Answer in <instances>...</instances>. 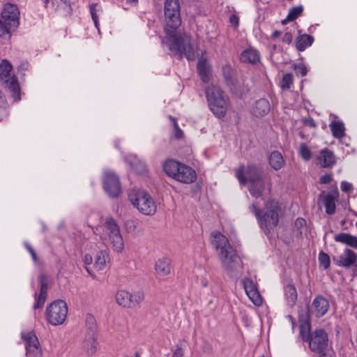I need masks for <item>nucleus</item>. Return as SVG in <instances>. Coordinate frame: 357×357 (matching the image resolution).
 Instances as JSON below:
<instances>
[{
    "label": "nucleus",
    "mask_w": 357,
    "mask_h": 357,
    "mask_svg": "<svg viewBox=\"0 0 357 357\" xmlns=\"http://www.w3.org/2000/svg\"><path fill=\"white\" fill-rule=\"evenodd\" d=\"M165 16L166 40L162 43L166 44L169 50L178 58L184 55L189 61L195 59L197 55V47L191 43V37L187 34L176 33L181 24L180 16V3L178 0H166L165 2Z\"/></svg>",
    "instance_id": "obj_1"
},
{
    "label": "nucleus",
    "mask_w": 357,
    "mask_h": 357,
    "mask_svg": "<svg viewBox=\"0 0 357 357\" xmlns=\"http://www.w3.org/2000/svg\"><path fill=\"white\" fill-rule=\"evenodd\" d=\"M211 243L215 248L222 267L229 273L238 269L241 259L228 238L219 231L211 233Z\"/></svg>",
    "instance_id": "obj_2"
},
{
    "label": "nucleus",
    "mask_w": 357,
    "mask_h": 357,
    "mask_svg": "<svg viewBox=\"0 0 357 357\" xmlns=\"http://www.w3.org/2000/svg\"><path fill=\"white\" fill-rule=\"evenodd\" d=\"M249 209L254 213L260 227L266 234L269 233L271 229L278 225L281 213V207L278 202L273 199L266 202L263 210L259 209L258 206L253 203Z\"/></svg>",
    "instance_id": "obj_3"
},
{
    "label": "nucleus",
    "mask_w": 357,
    "mask_h": 357,
    "mask_svg": "<svg viewBox=\"0 0 357 357\" xmlns=\"http://www.w3.org/2000/svg\"><path fill=\"white\" fill-rule=\"evenodd\" d=\"M236 176L241 185H245L248 181L250 182L249 192L252 197L258 198L261 195L265 183L263 172L257 166L241 165L237 169Z\"/></svg>",
    "instance_id": "obj_4"
},
{
    "label": "nucleus",
    "mask_w": 357,
    "mask_h": 357,
    "mask_svg": "<svg viewBox=\"0 0 357 357\" xmlns=\"http://www.w3.org/2000/svg\"><path fill=\"white\" fill-rule=\"evenodd\" d=\"M206 96L213 114L218 118L225 116L228 109V102L220 87L214 84L209 85L206 89Z\"/></svg>",
    "instance_id": "obj_5"
},
{
    "label": "nucleus",
    "mask_w": 357,
    "mask_h": 357,
    "mask_svg": "<svg viewBox=\"0 0 357 357\" xmlns=\"http://www.w3.org/2000/svg\"><path fill=\"white\" fill-rule=\"evenodd\" d=\"M129 200L142 213L153 215L155 213L157 206L152 197L143 190H132L129 195Z\"/></svg>",
    "instance_id": "obj_6"
},
{
    "label": "nucleus",
    "mask_w": 357,
    "mask_h": 357,
    "mask_svg": "<svg viewBox=\"0 0 357 357\" xmlns=\"http://www.w3.org/2000/svg\"><path fill=\"white\" fill-rule=\"evenodd\" d=\"M11 70V64L7 60H3L0 63V81L16 101L20 99V89L16 77L10 75Z\"/></svg>",
    "instance_id": "obj_7"
},
{
    "label": "nucleus",
    "mask_w": 357,
    "mask_h": 357,
    "mask_svg": "<svg viewBox=\"0 0 357 357\" xmlns=\"http://www.w3.org/2000/svg\"><path fill=\"white\" fill-rule=\"evenodd\" d=\"M68 314V307L65 301L57 300L50 303L46 308L47 321L52 326L62 324Z\"/></svg>",
    "instance_id": "obj_8"
},
{
    "label": "nucleus",
    "mask_w": 357,
    "mask_h": 357,
    "mask_svg": "<svg viewBox=\"0 0 357 357\" xmlns=\"http://www.w3.org/2000/svg\"><path fill=\"white\" fill-rule=\"evenodd\" d=\"M104 231L107 234L114 251L120 252L123 250L124 242L120 229L112 218H107L104 225Z\"/></svg>",
    "instance_id": "obj_9"
},
{
    "label": "nucleus",
    "mask_w": 357,
    "mask_h": 357,
    "mask_svg": "<svg viewBox=\"0 0 357 357\" xmlns=\"http://www.w3.org/2000/svg\"><path fill=\"white\" fill-rule=\"evenodd\" d=\"M116 301L120 306L125 308H132L139 305L144 299V293L141 290L129 292L121 289L115 296Z\"/></svg>",
    "instance_id": "obj_10"
},
{
    "label": "nucleus",
    "mask_w": 357,
    "mask_h": 357,
    "mask_svg": "<svg viewBox=\"0 0 357 357\" xmlns=\"http://www.w3.org/2000/svg\"><path fill=\"white\" fill-rule=\"evenodd\" d=\"M308 343L312 351L324 354L328 350V334L323 329L315 330L311 333Z\"/></svg>",
    "instance_id": "obj_11"
},
{
    "label": "nucleus",
    "mask_w": 357,
    "mask_h": 357,
    "mask_svg": "<svg viewBox=\"0 0 357 357\" xmlns=\"http://www.w3.org/2000/svg\"><path fill=\"white\" fill-rule=\"evenodd\" d=\"M22 338L24 342L26 354L28 357H41L42 349L38 337L33 332L22 333Z\"/></svg>",
    "instance_id": "obj_12"
},
{
    "label": "nucleus",
    "mask_w": 357,
    "mask_h": 357,
    "mask_svg": "<svg viewBox=\"0 0 357 357\" xmlns=\"http://www.w3.org/2000/svg\"><path fill=\"white\" fill-rule=\"evenodd\" d=\"M103 188L111 197H117L121 193L119 177L111 171H106L103 177Z\"/></svg>",
    "instance_id": "obj_13"
},
{
    "label": "nucleus",
    "mask_w": 357,
    "mask_h": 357,
    "mask_svg": "<svg viewBox=\"0 0 357 357\" xmlns=\"http://www.w3.org/2000/svg\"><path fill=\"white\" fill-rule=\"evenodd\" d=\"M222 70L225 79L231 92L240 98L242 97L248 91L247 88L231 77L230 66L223 67Z\"/></svg>",
    "instance_id": "obj_14"
},
{
    "label": "nucleus",
    "mask_w": 357,
    "mask_h": 357,
    "mask_svg": "<svg viewBox=\"0 0 357 357\" xmlns=\"http://www.w3.org/2000/svg\"><path fill=\"white\" fill-rule=\"evenodd\" d=\"M333 260L337 266L349 268L357 262V254L347 248L338 257H333Z\"/></svg>",
    "instance_id": "obj_15"
},
{
    "label": "nucleus",
    "mask_w": 357,
    "mask_h": 357,
    "mask_svg": "<svg viewBox=\"0 0 357 357\" xmlns=\"http://www.w3.org/2000/svg\"><path fill=\"white\" fill-rule=\"evenodd\" d=\"M45 7L63 15H69L72 12L70 0H42Z\"/></svg>",
    "instance_id": "obj_16"
},
{
    "label": "nucleus",
    "mask_w": 357,
    "mask_h": 357,
    "mask_svg": "<svg viewBox=\"0 0 357 357\" xmlns=\"http://www.w3.org/2000/svg\"><path fill=\"white\" fill-rule=\"evenodd\" d=\"M243 285L246 294L252 303L255 305H261L262 299L254 282L250 278H246L243 280Z\"/></svg>",
    "instance_id": "obj_17"
},
{
    "label": "nucleus",
    "mask_w": 357,
    "mask_h": 357,
    "mask_svg": "<svg viewBox=\"0 0 357 357\" xmlns=\"http://www.w3.org/2000/svg\"><path fill=\"white\" fill-rule=\"evenodd\" d=\"M197 178L195 171L190 167L182 164L177 172L174 179L183 183H193Z\"/></svg>",
    "instance_id": "obj_18"
},
{
    "label": "nucleus",
    "mask_w": 357,
    "mask_h": 357,
    "mask_svg": "<svg viewBox=\"0 0 357 357\" xmlns=\"http://www.w3.org/2000/svg\"><path fill=\"white\" fill-rule=\"evenodd\" d=\"M39 280L40 282V290L39 295L36 294V302L33 305L34 309L41 308L43 306L47 296L48 280L47 277L44 274H41L39 276Z\"/></svg>",
    "instance_id": "obj_19"
},
{
    "label": "nucleus",
    "mask_w": 357,
    "mask_h": 357,
    "mask_svg": "<svg viewBox=\"0 0 357 357\" xmlns=\"http://www.w3.org/2000/svg\"><path fill=\"white\" fill-rule=\"evenodd\" d=\"M312 308L314 312L317 317L325 315L328 311L330 305L328 301L323 296H316L312 301Z\"/></svg>",
    "instance_id": "obj_20"
},
{
    "label": "nucleus",
    "mask_w": 357,
    "mask_h": 357,
    "mask_svg": "<svg viewBox=\"0 0 357 357\" xmlns=\"http://www.w3.org/2000/svg\"><path fill=\"white\" fill-rule=\"evenodd\" d=\"M18 11L16 6L12 3H6L1 12V16L4 20H10L9 24L17 26Z\"/></svg>",
    "instance_id": "obj_21"
},
{
    "label": "nucleus",
    "mask_w": 357,
    "mask_h": 357,
    "mask_svg": "<svg viewBox=\"0 0 357 357\" xmlns=\"http://www.w3.org/2000/svg\"><path fill=\"white\" fill-rule=\"evenodd\" d=\"M339 197V192L337 188L331 192L326 194L323 198V202L326 208V213L332 215L335 212V202Z\"/></svg>",
    "instance_id": "obj_22"
},
{
    "label": "nucleus",
    "mask_w": 357,
    "mask_h": 357,
    "mask_svg": "<svg viewBox=\"0 0 357 357\" xmlns=\"http://www.w3.org/2000/svg\"><path fill=\"white\" fill-rule=\"evenodd\" d=\"M155 271L160 277L170 274L172 271L170 259L165 257L158 259L155 264Z\"/></svg>",
    "instance_id": "obj_23"
},
{
    "label": "nucleus",
    "mask_w": 357,
    "mask_h": 357,
    "mask_svg": "<svg viewBox=\"0 0 357 357\" xmlns=\"http://www.w3.org/2000/svg\"><path fill=\"white\" fill-rule=\"evenodd\" d=\"M97 340L93 332L90 331L86 335L83 343L82 348L88 355H93L97 351Z\"/></svg>",
    "instance_id": "obj_24"
},
{
    "label": "nucleus",
    "mask_w": 357,
    "mask_h": 357,
    "mask_svg": "<svg viewBox=\"0 0 357 357\" xmlns=\"http://www.w3.org/2000/svg\"><path fill=\"white\" fill-rule=\"evenodd\" d=\"M197 70L201 79L205 83L208 82L211 77V69L208 61L204 57H201L199 59L197 63Z\"/></svg>",
    "instance_id": "obj_25"
},
{
    "label": "nucleus",
    "mask_w": 357,
    "mask_h": 357,
    "mask_svg": "<svg viewBox=\"0 0 357 357\" xmlns=\"http://www.w3.org/2000/svg\"><path fill=\"white\" fill-rule=\"evenodd\" d=\"M318 163L323 167H329L335 163L333 153L328 149L321 151L317 158Z\"/></svg>",
    "instance_id": "obj_26"
},
{
    "label": "nucleus",
    "mask_w": 357,
    "mask_h": 357,
    "mask_svg": "<svg viewBox=\"0 0 357 357\" xmlns=\"http://www.w3.org/2000/svg\"><path fill=\"white\" fill-rule=\"evenodd\" d=\"M314 42V38L308 34H302L296 38L295 45L299 52L304 51L307 47L311 46Z\"/></svg>",
    "instance_id": "obj_27"
},
{
    "label": "nucleus",
    "mask_w": 357,
    "mask_h": 357,
    "mask_svg": "<svg viewBox=\"0 0 357 357\" xmlns=\"http://www.w3.org/2000/svg\"><path fill=\"white\" fill-rule=\"evenodd\" d=\"M181 165L182 163H180L175 160L169 159L167 160L164 162L162 167L167 175L174 179L175 176L177 172L179 170Z\"/></svg>",
    "instance_id": "obj_28"
},
{
    "label": "nucleus",
    "mask_w": 357,
    "mask_h": 357,
    "mask_svg": "<svg viewBox=\"0 0 357 357\" xmlns=\"http://www.w3.org/2000/svg\"><path fill=\"white\" fill-rule=\"evenodd\" d=\"M252 110L255 115L263 116L268 114L270 110L269 102L265 98H261L256 101Z\"/></svg>",
    "instance_id": "obj_29"
},
{
    "label": "nucleus",
    "mask_w": 357,
    "mask_h": 357,
    "mask_svg": "<svg viewBox=\"0 0 357 357\" xmlns=\"http://www.w3.org/2000/svg\"><path fill=\"white\" fill-rule=\"evenodd\" d=\"M241 59L244 62H249L255 64L259 61L260 55L257 50L253 48H250L242 52Z\"/></svg>",
    "instance_id": "obj_30"
},
{
    "label": "nucleus",
    "mask_w": 357,
    "mask_h": 357,
    "mask_svg": "<svg viewBox=\"0 0 357 357\" xmlns=\"http://www.w3.org/2000/svg\"><path fill=\"white\" fill-rule=\"evenodd\" d=\"M335 241L357 248V237L347 233H340L335 236Z\"/></svg>",
    "instance_id": "obj_31"
},
{
    "label": "nucleus",
    "mask_w": 357,
    "mask_h": 357,
    "mask_svg": "<svg viewBox=\"0 0 357 357\" xmlns=\"http://www.w3.org/2000/svg\"><path fill=\"white\" fill-rule=\"evenodd\" d=\"M284 160L279 151H273L269 156V164L275 170L280 169L284 165Z\"/></svg>",
    "instance_id": "obj_32"
},
{
    "label": "nucleus",
    "mask_w": 357,
    "mask_h": 357,
    "mask_svg": "<svg viewBox=\"0 0 357 357\" xmlns=\"http://www.w3.org/2000/svg\"><path fill=\"white\" fill-rule=\"evenodd\" d=\"M109 258L107 251L102 250L96 257L94 268L100 271L105 269L107 263H109Z\"/></svg>",
    "instance_id": "obj_33"
},
{
    "label": "nucleus",
    "mask_w": 357,
    "mask_h": 357,
    "mask_svg": "<svg viewBox=\"0 0 357 357\" xmlns=\"http://www.w3.org/2000/svg\"><path fill=\"white\" fill-rule=\"evenodd\" d=\"M329 126L334 137L341 139L345 135V128L342 121H333Z\"/></svg>",
    "instance_id": "obj_34"
},
{
    "label": "nucleus",
    "mask_w": 357,
    "mask_h": 357,
    "mask_svg": "<svg viewBox=\"0 0 357 357\" xmlns=\"http://www.w3.org/2000/svg\"><path fill=\"white\" fill-rule=\"evenodd\" d=\"M303 11V7L301 5L291 8L286 18L282 21V24H286L287 22L296 20L302 14Z\"/></svg>",
    "instance_id": "obj_35"
},
{
    "label": "nucleus",
    "mask_w": 357,
    "mask_h": 357,
    "mask_svg": "<svg viewBox=\"0 0 357 357\" xmlns=\"http://www.w3.org/2000/svg\"><path fill=\"white\" fill-rule=\"evenodd\" d=\"M284 295L289 304H295L297 299V291L296 287L293 284H289L285 286Z\"/></svg>",
    "instance_id": "obj_36"
},
{
    "label": "nucleus",
    "mask_w": 357,
    "mask_h": 357,
    "mask_svg": "<svg viewBox=\"0 0 357 357\" xmlns=\"http://www.w3.org/2000/svg\"><path fill=\"white\" fill-rule=\"evenodd\" d=\"M130 165L137 174H143L146 170V167L144 161L139 160L136 156H131Z\"/></svg>",
    "instance_id": "obj_37"
},
{
    "label": "nucleus",
    "mask_w": 357,
    "mask_h": 357,
    "mask_svg": "<svg viewBox=\"0 0 357 357\" xmlns=\"http://www.w3.org/2000/svg\"><path fill=\"white\" fill-rule=\"evenodd\" d=\"M91 18L95 26L99 31L98 13L102 12L101 6L98 3H91L89 6Z\"/></svg>",
    "instance_id": "obj_38"
},
{
    "label": "nucleus",
    "mask_w": 357,
    "mask_h": 357,
    "mask_svg": "<svg viewBox=\"0 0 357 357\" xmlns=\"http://www.w3.org/2000/svg\"><path fill=\"white\" fill-rule=\"evenodd\" d=\"M298 153L302 159L305 161H308L312 158L311 149L304 143L301 144Z\"/></svg>",
    "instance_id": "obj_39"
},
{
    "label": "nucleus",
    "mask_w": 357,
    "mask_h": 357,
    "mask_svg": "<svg viewBox=\"0 0 357 357\" xmlns=\"http://www.w3.org/2000/svg\"><path fill=\"white\" fill-rule=\"evenodd\" d=\"M293 82V75L291 73H286L283 75L280 82V86L282 89H289Z\"/></svg>",
    "instance_id": "obj_40"
},
{
    "label": "nucleus",
    "mask_w": 357,
    "mask_h": 357,
    "mask_svg": "<svg viewBox=\"0 0 357 357\" xmlns=\"http://www.w3.org/2000/svg\"><path fill=\"white\" fill-rule=\"evenodd\" d=\"M318 260L320 266L324 268V269H327L329 268L331 264L330 257L328 254L320 252L318 257Z\"/></svg>",
    "instance_id": "obj_41"
},
{
    "label": "nucleus",
    "mask_w": 357,
    "mask_h": 357,
    "mask_svg": "<svg viewBox=\"0 0 357 357\" xmlns=\"http://www.w3.org/2000/svg\"><path fill=\"white\" fill-rule=\"evenodd\" d=\"M310 326L309 324H303L300 326V336L305 342H310Z\"/></svg>",
    "instance_id": "obj_42"
},
{
    "label": "nucleus",
    "mask_w": 357,
    "mask_h": 357,
    "mask_svg": "<svg viewBox=\"0 0 357 357\" xmlns=\"http://www.w3.org/2000/svg\"><path fill=\"white\" fill-rule=\"evenodd\" d=\"M11 36L10 31L7 26L0 20V37L4 39H9Z\"/></svg>",
    "instance_id": "obj_43"
},
{
    "label": "nucleus",
    "mask_w": 357,
    "mask_h": 357,
    "mask_svg": "<svg viewBox=\"0 0 357 357\" xmlns=\"http://www.w3.org/2000/svg\"><path fill=\"white\" fill-rule=\"evenodd\" d=\"M169 119L173 122L174 126V136L176 138H181L183 136V131L179 128L176 120L174 117L169 116Z\"/></svg>",
    "instance_id": "obj_44"
},
{
    "label": "nucleus",
    "mask_w": 357,
    "mask_h": 357,
    "mask_svg": "<svg viewBox=\"0 0 357 357\" xmlns=\"http://www.w3.org/2000/svg\"><path fill=\"white\" fill-rule=\"evenodd\" d=\"M294 69L303 77L307 75V69L305 65L303 63H298L294 65Z\"/></svg>",
    "instance_id": "obj_45"
},
{
    "label": "nucleus",
    "mask_w": 357,
    "mask_h": 357,
    "mask_svg": "<svg viewBox=\"0 0 357 357\" xmlns=\"http://www.w3.org/2000/svg\"><path fill=\"white\" fill-rule=\"evenodd\" d=\"M0 112L6 116L7 114L6 111V101L5 98L2 96L0 91Z\"/></svg>",
    "instance_id": "obj_46"
},
{
    "label": "nucleus",
    "mask_w": 357,
    "mask_h": 357,
    "mask_svg": "<svg viewBox=\"0 0 357 357\" xmlns=\"http://www.w3.org/2000/svg\"><path fill=\"white\" fill-rule=\"evenodd\" d=\"M293 40V36L291 31H287L282 38V42L286 44H291Z\"/></svg>",
    "instance_id": "obj_47"
},
{
    "label": "nucleus",
    "mask_w": 357,
    "mask_h": 357,
    "mask_svg": "<svg viewBox=\"0 0 357 357\" xmlns=\"http://www.w3.org/2000/svg\"><path fill=\"white\" fill-rule=\"evenodd\" d=\"M24 245H25V248H26V250L29 251V252L31 255L32 259L34 261H37L36 254L34 250L33 249V248L31 247V245L28 243H25Z\"/></svg>",
    "instance_id": "obj_48"
},
{
    "label": "nucleus",
    "mask_w": 357,
    "mask_h": 357,
    "mask_svg": "<svg viewBox=\"0 0 357 357\" xmlns=\"http://www.w3.org/2000/svg\"><path fill=\"white\" fill-rule=\"evenodd\" d=\"M24 245H25V248H26V250L29 251V252L31 255L32 259L34 261H37L36 254L34 250L33 249V248L31 247V245L28 243H25Z\"/></svg>",
    "instance_id": "obj_49"
},
{
    "label": "nucleus",
    "mask_w": 357,
    "mask_h": 357,
    "mask_svg": "<svg viewBox=\"0 0 357 357\" xmlns=\"http://www.w3.org/2000/svg\"><path fill=\"white\" fill-rule=\"evenodd\" d=\"M24 245H25V248H26V250L29 251V252L31 255L32 259L34 261H37L36 254L34 250L33 249V248L31 247V245L28 243H25Z\"/></svg>",
    "instance_id": "obj_50"
},
{
    "label": "nucleus",
    "mask_w": 357,
    "mask_h": 357,
    "mask_svg": "<svg viewBox=\"0 0 357 357\" xmlns=\"http://www.w3.org/2000/svg\"><path fill=\"white\" fill-rule=\"evenodd\" d=\"M340 187H341L342 191H343L344 192H347L350 190L352 189V184L347 181H342Z\"/></svg>",
    "instance_id": "obj_51"
},
{
    "label": "nucleus",
    "mask_w": 357,
    "mask_h": 357,
    "mask_svg": "<svg viewBox=\"0 0 357 357\" xmlns=\"http://www.w3.org/2000/svg\"><path fill=\"white\" fill-rule=\"evenodd\" d=\"M183 350L181 345H176V348L174 350L172 357H183Z\"/></svg>",
    "instance_id": "obj_52"
},
{
    "label": "nucleus",
    "mask_w": 357,
    "mask_h": 357,
    "mask_svg": "<svg viewBox=\"0 0 357 357\" xmlns=\"http://www.w3.org/2000/svg\"><path fill=\"white\" fill-rule=\"evenodd\" d=\"M321 183H329L332 181V176L331 174H325L320 177Z\"/></svg>",
    "instance_id": "obj_53"
},
{
    "label": "nucleus",
    "mask_w": 357,
    "mask_h": 357,
    "mask_svg": "<svg viewBox=\"0 0 357 357\" xmlns=\"http://www.w3.org/2000/svg\"><path fill=\"white\" fill-rule=\"evenodd\" d=\"M83 261L86 266L91 265L93 262V258L90 255H85Z\"/></svg>",
    "instance_id": "obj_54"
},
{
    "label": "nucleus",
    "mask_w": 357,
    "mask_h": 357,
    "mask_svg": "<svg viewBox=\"0 0 357 357\" xmlns=\"http://www.w3.org/2000/svg\"><path fill=\"white\" fill-rule=\"evenodd\" d=\"M229 20L231 24H232L234 26H237L238 24V18L235 15H231Z\"/></svg>",
    "instance_id": "obj_55"
},
{
    "label": "nucleus",
    "mask_w": 357,
    "mask_h": 357,
    "mask_svg": "<svg viewBox=\"0 0 357 357\" xmlns=\"http://www.w3.org/2000/svg\"><path fill=\"white\" fill-rule=\"evenodd\" d=\"M305 222V220L303 218H297L295 225L298 227H302Z\"/></svg>",
    "instance_id": "obj_56"
},
{
    "label": "nucleus",
    "mask_w": 357,
    "mask_h": 357,
    "mask_svg": "<svg viewBox=\"0 0 357 357\" xmlns=\"http://www.w3.org/2000/svg\"><path fill=\"white\" fill-rule=\"evenodd\" d=\"M126 3L129 4L130 6H136L138 4L139 0H126Z\"/></svg>",
    "instance_id": "obj_57"
},
{
    "label": "nucleus",
    "mask_w": 357,
    "mask_h": 357,
    "mask_svg": "<svg viewBox=\"0 0 357 357\" xmlns=\"http://www.w3.org/2000/svg\"><path fill=\"white\" fill-rule=\"evenodd\" d=\"M280 36V31H277V30L273 31L272 33L273 38H276L279 37Z\"/></svg>",
    "instance_id": "obj_58"
},
{
    "label": "nucleus",
    "mask_w": 357,
    "mask_h": 357,
    "mask_svg": "<svg viewBox=\"0 0 357 357\" xmlns=\"http://www.w3.org/2000/svg\"><path fill=\"white\" fill-rule=\"evenodd\" d=\"M202 284L203 287H206L208 286V282L207 280H204L202 282Z\"/></svg>",
    "instance_id": "obj_59"
},
{
    "label": "nucleus",
    "mask_w": 357,
    "mask_h": 357,
    "mask_svg": "<svg viewBox=\"0 0 357 357\" xmlns=\"http://www.w3.org/2000/svg\"><path fill=\"white\" fill-rule=\"evenodd\" d=\"M308 124L311 127H315L316 126V124H315V123L313 121H311L310 122H309Z\"/></svg>",
    "instance_id": "obj_60"
},
{
    "label": "nucleus",
    "mask_w": 357,
    "mask_h": 357,
    "mask_svg": "<svg viewBox=\"0 0 357 357\" xmlns=\"http://www.w3.org/2000/svg\"><path fill=\"white\" fill-rule=\"evenodd\" d=\"M321 357H331L327 354V351L324 352V354H320Z\"/></svg>",
    "instance_id": "obj_61"
},
{
    "label": "nucleus",
    "mask_w": 357,
    "mask_h": 357,
    "mask_svg": "<svg viewBox=\"0 0 357 357\" xmlns=\"http://www.w3.org/2000/svg\"><path fill=\"white\" fill-rule=\"evenodd\" d=\"M271 184H269L268 188V192H271Z\"/></svg>",
    "instance_id": "obj_62"
},
{
    "label": "nucleus",
    "mask_w": 357,
    "mask_h": 357,
    "mask_svg": "<svg viewBox=\"0 0 357 357\" xmlns=\"http://www.w3.org/2000/svg\"><path fill=\"white\" fill-rule=\"evenodd\" d=\"M85 268H86V271H87L89 274H91V272H90L89 269L87 267H86Z\"/></svg>",
    "instance_id": "obj_63"
},
{
    "label": "nucleus",
    "mask_w": 357,
    "mask_h": 357,
    "mask_svg": "<svg viewBox=\"0 0 357 357\" xmlns=\"http://www.w3.org/2000/svg\"><path fill=\"white\" fill-rule=\"evenodd\" d=\"M89 319H90L93 320V317H91V316H90V317H89Z\"/></svg>",
    "instance_id": "obj_64"
}]
</instances>
